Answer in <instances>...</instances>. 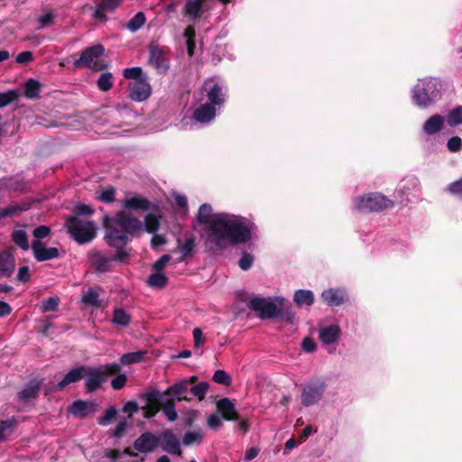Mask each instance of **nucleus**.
<instances>
[{"label": "nucleus", "instance_id": "obj_1", "mask_svg": "<svg viewBox=\"0 0 462 462\" xmlns=\"http://www.w3.org/2000/svg\"><path fill=\"white\" fill-rule=\"evenodd\" d=\"M144 209V199L130 195L122 202L121 210L113 217L105 218V238L112 247L125 246L129 236L141 228L135 215Z\"/></svg>", "mask_w": 462, "mask_h": 462}, {"label": "nucleus", "instance_id": "obj_2", "mask_svg": "<svg viewBox=\"0 0 462 462\" xmlns=\"http://www.w3.org/2000/svg\"><path fill=\"white\" fill-rule=\"evenodd\" d=\"M252 238V232L240 216L219 213L213 221L210 233H207L205 246L212 252L225 250L227 244L236 245L245 244Z\"/></svg>", "mask_w": 462, "mask_h": 462}, {"label": "nucleus", "instance_id": "obj_3", "mask_svg": "<svg viewBox=\"0 0 462 462\" xmlns=\"http://www.w3.org/2000/svg\"><path fill=\"white\" fill-rule=\"evenodd\" d=\"M157 448L171 455L180 456L182 454L180 442L170 429H164L157 434L146 431V453L152 452Z\"/></svg>", "mask_w": 462, "mask_h": 462}, {"label": "nucleus", "instance_id": "obj_4", "mask_svg": "<svg viewBox=\"0 0 462 462\" xmlns=\"http://www.w3.org/2000/svg\"><path fill=\"white\" fill-rule=\"evenodd\" d=\"M393 201L380 192H370L353 199V209L363 214L380 212L393 208Z\"/></svg>", "mask_w": 462, "mask_h": 462}, {"label": "nucleus", "instance_id": "obj_5", "mask_svg": "<svg viewBox=\"0 0 462 462\" xmlns=\"http://www.w3.org/2000/svg\"><path fill=\"white\" fill-rule=\"evenodd\" d=\"M165 396L157 390L146 392V419L152 418L162 410L168 420H176L178 415L175 410V401L170 398L163 402Z\"/></svg>", "mask_w": 462, "mask_h": 462}, {"label": "nucleus", "instance_id": "obj_6", "mask_svg": "<svg viewBox=\"0 0 462 462\" xmlns=\"http://www.w3.org/2000/svg\"><path fill=\"white\" fill-rule=\"evenodd\" d=\"M439 84L435 79H425L418 83L412 91V99L420 107L426 108L440 98Z\"/></svg>", "mask_w": 462, "mask_h": 462}, {"label": "nucleus", "instance_id": "obj_7", "mask_svg": "<svg viewBox=\"0 0 462 462\" xmlns=\"http://www.w3.org/2000/svg\"><path fill=\"white\" fill-rule=\"evenodd\" d=\"M66 227L79 245L91 242L97 235V227L92 221L81 219L77 216H70L66 220Z\"/></svg>", "mask_w": 462, "mask_h": 462}, {"label": "nucleus", "instance_id": "obj_8", "mask_svg": "<svg viewBox=\"0 0 462 462\" xmlns=\"http://www.w3.org/2000/svg\"><path fill=\"white\" fill-rule=\"evenodd\" d=\"M119 370L120 367L117 363L95 367L84 366L83 377H85L87 392L91 393L96 391L106 381L109 374H116Z\"/></svg>", "mask_w": 462, "mask_h": 462}, {"label": "nucleus", "instance_id": "obj_9", "mask_svg": "<svg viewBox=\"0 0 462 462\" xmlns=\"http://www.w3.org/2000/svg\"><path fill=\"white\" fill-rule=\"evenodd\" d=\"M326 383L319 378H313L302 385L300 401L305 407L318 403L323 397L326 391Z\"/></svg>", "mask_w": 462, "mask_h": 462}, {"label": "nucleus", "instance_id": "obj_10", "mask_svg": "<svg viewBox=\"0 0 462 462\" xmlns=\"http://www.w3.org/2000/svg\"><path fill=\"white\" fill-rule=\"evenodd\" d=\"M248 307L258 313L261 319H274L282 315V309H279L271 298H252Z\"/></svg>", "mask_w": 462, "mask_h": 462}, {"label": "nucleus", "instance_id": "obj_11", "mask_svg": "<svg viewBox=\"0 0 462 462\" xmlns=\"http://www.w3.org/2000/svg\"><path fill=\"white\" fill-rule=\"evenodd\" d=\"M115 248L116 249L115 254L97 252L92 255V264L97 271L100 273L108 272L114 263L122 262L127 256V253L124 249L125 246Z\"/></svg>", "mask_w": 462, "mask_h": 462}, {"label": "nucleus", "instance_id": "obj_12", "mask_svg": "<svg viewBox=\"0 0 462 462\" xmlns=\"http://www.w3.org/2000/svg\"><path fill=\"white\" fill-rule=\"evenodd\" d=\"M104 51L105 49L101 44L88 47L81 52L79 59L74 61V66L76 68L88 67L97 70L99 69L97 60L104 54Z\"/></svg>", "mask_w": 462, "mask_h": 462}, {"label": "nucleus", "instance_id": "obj_13", "mask_svg": "<svg viewBox=\"0 0 462 462\" xmlns=\"http://www.w3.org/2000/svg\"><path fill=\"white\" fill-rule=\"evenodd\" d=\"M195 235L190 231L183 233L182 237L177 239L175 251L180 253L177 259L178 263L184 262L188 258H192L196 254Z\"/></svg>", "mask_w": 462, "mask_h": 462}, {"label": "nucleus", "instance_id": "obj_14", "mask_svg": "<svg viewBox=\"0 0 462 462\" xmlns=\"http://www.w3.org/2000/svg\"><path fill=\"white\" fill-rule=\"evenodd\" d=\"M150 56L148 62L150 66L155 69L160 74L165 73L169 69V59L164 51L161 48L150 45Z\"/></svg>", "mask_w": 462, "mask_h": 462}, {"label": "nucleus", "instance_id": "obj_15", "mask_svg": "<svg viewBox=\"0 0 462 462\" xmlns=\"http://www.w3.org/2000/svg\"><path fill=\"white\" fill-rule=\"evenodd\" d=\"M204 91L207 92V97L209 104L212 106H220L224 104L225 97L220 84L214 79H209L205 81L203 85Z\"/></svg>", "mask_w": 462, "mask_h": 462}, {"label": "nucleus", "instance_id": "obj_16", "mask_svg": "<svg viewBox=\"0 0 462 462\" xmlns=\"http://www.w3.org/2000/svg\"><path fill=\"white\" fill-rule=\"evenodd\" d=\"M32 250L34 258L38 262H44L59 257V250L56 247H47L44 243L39 240H33Z\"/></svg>", "mask_w": 462, "mask_h": 462}, {"label": "nucleus", "instance_id": "obj_17", "mask_svg": "<svg viewBox=\"0 0 462 462\" xmlns=\"http://www.w3.org/2000/svg\"><path fill=\"white\" fill-rule=\"evenodd\" d=\"M217 411L220 414L221 418L227 421H234L240 420V415L236 409L233 402L224 397L217 402L216 403Z\"/></svg>", "mask_w": 462, "mask_h": 462}, {"label": "nucleus", "instance_id": "obj_18", "mask_svg": "<svg viewBox=\"0 0 462 462\" xmlns=\"http://www.w3.org/2000/svg\"><path fill=\"white\" fill-rule=\"evenodd\" d=\"M206 0H188L184 5L182 14L189 21H196L203 14V5ZM227 4L230 0H219Z\"/></svg>", "mask_w": 462, "mask_h": 462}, {"label": "nucleus", "instance_id": "obj_19", "mask_svg": "<svg viewBox=\"0 0 462 462\" xmlns=\"http://www.w3.org/2000/svg\"><path fill=\"white\" fill-rule=\"evenodd\" d=\"M190 386L188 384V383L184 380H180L170 387H168L164 393L163 395H172L176 397V399L180 401H188L190 402L192 400L191 397H189L187 395L188 393H189Z\"/></svg>", "mask_w": 462, "mask_h": 462}, {"label": "nucleus", "instance_id": "obj_20", "mask_svg": "<svg viewBox=\"0 0 462 462\" xmlns=\"http://www.w3.org/2000/svg\"><path fill=\"white\" fill-rule=\"evenodd\" d=\"M321 298L328 306H340L348 300L346 293L339 289L325 290Z\"/></svg>", "mask_w": 462, "mask_h": 462}, {"label": "nucleus", "instance_id": "obj_21", "mask_svg": "<svg viewBox=\"0 0 462 462\" xmlns=\"http://www.w3.org/2000/svg\"><path fill=\"white\" fill-rule=\"evenodd\" d=\"M42 383V379H32L18 393V398L23 402H28L37 397L40 387Z\"/></svg>", "mask_w": 462, "mask_h": 462}, {"label": "nucleus", "instance_id": "obj_22", "mask_svg": "<svg viewBox=\"0 0 462 462\" xmlns=\"http://www.w3.org/2000/svg\"><path fill=\"white\" fill-rule=\"evenodd\" d=\"M15 269L14 256L9 252L0 253V278L10 277Z\"/></svg>", "mask_w": 462, "mask_h": 462}, {"label": "nucleus", "instance_id": "obj_23", "mask_svg": "<svg viewBox=\"0 0 462 462\" xmlns=\"http://www.w3.org/2000/svg\"><path fill=\"white\" fill-rule=\"evenodd\" d=\"M219 216V214H213V208L210 204H202L197 215V221L199 225H207L208 233H210V227L213 221Z\"/></svg>", "mask_w": 462, "mask_h": 462}, {"label": "nucleus", "instance_id": "obj_24", "mask_svg": "<svg viewBox=\"0 0 462 462\" xmlns=\"http://www.w3.org/2000/svg\"><path fill=\"white\" fill-rule=\"evenodd\" d=\"M216 116V108L209 103H205L195 109L193 118L199 123H208Z\"/></svg>", "mask_w": 462, "mask_h": 462}, {"label": "nucleus", "instance_id": "obj_25", "mask_svg": "<svg viewBox=\"0 0 462 462\" xmlns=\"http://www.w3.org/2000/svg\"><path fill=\"white\" fill-rule=\"evenodd\" d=\"M444 122L445 119L442 116L433 115L424 122L422 130L428 135L436 134L443 129Z\"/></svg>", "mask_w": 462, "mask_h": 462}, {"label": "nucleus", "instance_id": "obj_26", "mask_svg": "<svg viewBox=\"0 0 462 462\" xmlns=\"http://www.w3.org/2000/svg\"><path fill=\"white\" fill-rule=\"evenodd\" d=\"M97 404L91 402H83L78 400L73 402L69 411L76 417H85L86 415L96 411Z\"/></svg>", "mask_w": 462, "mask_h": 462}, {"label": "nucleus", "instance_id": "obj_27", "mask_svg": "<svg viewBox=\"0 0 462 462\" xmlns=\"http://www.w3.org/2000/svg\"><path fill=\"white\" fill-rule=\"evenodd\" d=\"M122 0H102L94 12V17L100 21H106V12H113Z\"/></svg>", "mask_w": 462, "mask_h": 462}, {"label": "nucleus", "instance_id": "obj_28", "mask_svg": "<svg viewBox=\"0 0 462 462\" xmlns=\"http://www.w3.org/2000/svg\"><path fill=\"white\" fill-rule=\"evenodd\" d=\"M83 375L84 366L74 368L70 370L69 373H67L64 378L60 382H59V383L56 385V389L61 390L65 388L67 385L79 381L81 378H83Z\"/></svg>", "mask_w": 462, "mask_h": 462}, {"label": "nucleus", "instance_id": "obj_29", "mask_svg": "<svg viewBox=\"0 0 462 462\" xmlns=\"http://www.w3.org/2000/svg\"><path fill=\"white\" fill-rule=\"evenodd\" d=\"M339 328L335 325H331L328 327L322 328L319 330V339L324 344H332L336 342L339 337Z\"/></svg>", "mask_w": 462, "mask_h": 462}, {"label": "nucleus", "instance_id": "obj_30", "mask_svg": "<svg viewBox=\"0 0 462 462\" xmlns=\"http://www.w3.org/2000/svg\"><path fill=\"white\" fill-rule=\"evenodd\" d=\"M111 321L116 327L125 328L131 322V316L124 309L116 308Z\"/></svg>", "mask_w": 462, "mask_h": 462}, {"label": "nucleus", "instance_id": "obj_31", "mask_svg": "<svg viewBox=\"0 0 462 462\" xmlns=\"http://www.w3.org/2000/svg\"><path fill=\"white\" fill-rule=\"evenodd\" d=\"M17 426L14 418L0 421V443L5 442L12 435Z\"/></svg>", "mask_w": 462, "mask_h": 462}, {"label": "nucleus", "instance_id": "obj_32", "mask_svg": "<svg viewBox=\"0 0 462 462\" xmlns=\"http://www.w3.org/2000/svg\"><path fill=\"white\" fill-rule=\"evenodd\" d=\"M129 97L134 101L144 100V80L134 81L129 86Z\"/></svg>", "mask_w": 462, "mask_h": 462}, {"label": "nucleus", "instance_id": "obj_33", "mask_svg": "<svg viewBox=\"0 0 462 462\" xmlns=\"http://www.w3.org/2000/svg\"><path fill=\"white\" fill-rule=\"evenodd\" d=\"M293 300L298 306H311L314 302V294L310 290H298L294 293Z\"/></svg>", "mask_w": 462, "mask_h": 462}, {"label": "nucleus", "instance_id": "obj_34", "mask_svg": "<svg viewBox=\"0 0 462 462\" xmlns=\"http://www.w3.org/2000/svg\"><path fill=\"white\" fill-rule=\"evenodd\" d=\"M146 283L154 289H162L168 283V277L164 273L152 272V273L146 280Z\"/></svg>", "mask_w": 462, "mask_h": 462}, {"label": "nucleus", "instance_id": "obj_35", "mask_svg": "<svg viewBox=\"0 0 462 462\" xmlns=\"http://www.w3.org/2000/svg\"><path fill=\"white\" fill-rule=\"evenodd\" d=\"M11 236L15 245L22 250L26 251L29 249L28 236L24 229H14Z\"/></svg>", "mask_w": 462, "mask_h": 462}, {"label": "nucleus", "instance_id": "obj_36", "mask_svg": "<svg viewBox=\"0 0 462 462\" xmlns=\"http://www.w3.org/2000/svg\"><path fill=\"white\" fill-rule=\"evenodd\" d=\"M447 123L450 127L462 125V106H457L448 113Z\"/></svg>", "mask_w": 462, "mask_h": 462}, {"label": "nucleus", "instance_id": "obj_37", "mask_svg": "<svg viewBox=\"0 0 462 462\" xmlns=\"http://www.w3.org/2000/svg\"><path fill=\"white\" fill-rule=\"evenodd\" d=\"M203 440L201 430L187 431L182 438L184 446L199 445Z\"/></svg>", "mask_w": 462, "mask_h": 462}, {"label": "nucleus", "instance_id": "obj_38", "mask_svg": "<svg viewBox=\"0 0 462 462\" xmlns=\"http://www.w3.org/2000/svg\"><path fill=\"white\" fill-rule=\"evenodd\" d=\"M143 356H144V352H143V351L131 352V353L123 355L120 358V363L118 364L119 367L121 365H128L139 363L143 360Z\"/></svg>", "mask_w": 462, "mask_h": 462}, {"label": "nucleus", "instance_id": "obj_39", "mask_svg": "<svg viewBox=\"0 0 462 462\" xmlns=\"http://www.w3.org/2000/svg\"><path fill=\"white\" fill-rule=\"evenodd\" d=\"M87 306L98 307L100 305L99 294L95 289H88L81 298Z\"/></svg>", "mask_w": 462, "mask_h": 462}, {"label": "nucleus", "instance_id": "obj_40", "mask_svg": "<svg viewBox=\"0 0 462 462\" xmlns=\"http://www.w3.org/2000/svg\"><path fill=\"white\" fill-rule=\"evenodd\" d=\"M209 389V383L208 382H199L189 388V393L196 397L199 401H202L205 398L206 393Z\"/></svg>", "mask_w": 462, "mask_h": 462}, {"label": "nucleus", "instance_id": "obj_41", "mask_svg": "<svg viewBox=\"0 0 462 462\" xmlns=\"http://www.w3.org/2000/svg\"><path fill=\"white\" fill-rule=\"evenodd\" d=\"M40 92V84L35 79H29L25 84L24 94L29 98L38 97Z\"/></svg>", "mask_w": 462, "mask_h": 462}, {"label": "nucleus", "instance_id": "obj_42", "mask_svg": "<svg viewBox=\"0 0 462 462\" xmlns=\"http://www.w3.org/2000/svg\"><path fill=\"white\" fill-rule=\"evenodd\" d=\"M144 24V13L138 12L127 23L126 28L132 32L139 30Z\"/></svg>", "mask_w": 462, "mask_h": 462}, {"label": "nucleus", "instance_id": "obj_43", "mask_svg": "<svg viewBox=\"0 0 462 462\" xmlns=\"http://www.w3.org/2000/svg\"><path fill=\"white\" fill-rule=\"evenodd\" d=\"M113 76L110 72L102 73L97 79V87L102 91H107L113 86Z\"/></svg>", "mask_w": 462, "mask_h": 462}, {"label": "nucleus", "instance_id": "obj_44", "mask_svg": "<svg viewBox=\"0 0 462 462\" xmlns=\"http://www.w3.org/2000/svg\"><path fill=\"white\" fill-rule=\"evenodd\" d=\"M160 217L154 214H146V233L154 234L160 226Z\"/></svg>", "mask_w": 462, "mask_h": 462}, {"label": "nucleus", "instance_id": "obj_45", "mask_svg": "<svg viewBox=\"0 0 462 462\" xmlns=\"http://www.w3.org/2000/svg\"><path fill=\"white\" fill-rule=\"evenodd\" d=\"M213 381L218 384H222L225 386H230L232 383V379L230 375L224 370H217L213 374Z\"/></svg>", "mask_w": 462, "mask_h": 462}, {"label": "nucleus", "instance_id": "obj_46", "mask_svg": "<svg viewBox=\"0 0 462 462\" xmlns=\"http://www.w3.org/2000/svg\"><path fill=\"white\" fill-rule=\"evenodd\" d=\"M60 300L58 297H50L42 301L41 309L42 312L54 311L58 309Z\"/></svg>", "mask_w": 462, "mask_h": 462}, {"label": "nucleus", "instance_id": "obj_47", "mask_svg": "<svg viewBox=\"0 0 462 462\" xmlns=\"http://www.w3.org/2000/svg\"><path fill=\"white\" fill-rule=\"evenodd\" d=\"M27 208L25 207H22L20 205H11L6 207L5 208H1V214L3 218L11 217V216H16L19 215L21 212L26 210Z\"/></svg>", "mask_w": 462, "mask_h": 462}, {"label": "nucleus", "instance_id": "obj_48", "mask_svg": "<svg viewBox=\"0 0 462 462\" xmlns=\"http://www.w3.org/2000/svg\"><path fill=\"white\" fill-rule=\"evenodd\" d=\"M143 69L140 67L127 68L124 70V77L130 79L143 80L142 79Z\"/></svg>", "mask_w": 462, "mask_h": 462}, {"label": "nucleus", "instance_id": "obj_49", "mask_svg": "<svg viewBox=\"0 0 462 462\" xmlns=\"http://www.w3.org/2000/svg\"><path fill=\"white\" fill-rule=\"evenodd\" d=\"M54 14L52 12H47L46 14L39 16L37 18V23H39V29L49 27L52 24L54 20Z\"/></svg>", "mask_w": 462, "mask_h": 462}, {"label": "nucleus", "instance_id": "obj_50", "mask_svg": "<svg viewBox=\"0 0 462 462\" xmlns=\"http://www.w3.org/2000/svg\"><path fill=\"white\" fill-rule=\"evenodd\" d=\"M171 255L163 254L162 255L152 266V272L164 273V269L166 264L170 262Z\"/></svg>", "mask_w": 462, "mask_h": 462}, {"label": "nucleus", "instance_id": "obj_51", "mask_svg": "<svg viewBox=\"0 0 462 462\" xmlns=\"http://www.w3.org/2000/svg\"><path fill=\"white\" fill-rule=\"evenodd\" d=\"M446 190L451 195L462 198V177L459 180L449 183Z\"/></svg>", "mask_w": 462, "mask_h": 462}, {"label": "nucleus", "instance_id": "obj_52", "mask_svg": "<svg viewBox=\"0 0 462 462\" xmlns=\"http://www.w3.org/2000/svg\"><path fill=\"white\" fill-rule=\"evenodd\" d=\"M116 190L113 187H108L101 190L97 199L102 202L110 203L114 201Z\"/></svg>", "mask_w": 462, "mask_h": 462}, {"label": "nucleus", "instance_id": "obj_53", "mask_svg": "<svg viewBox=\"0 0 462 462\" xmlns=\"http://www.w3.org/2000/svg\"><path fill=\"white\" fill-rule=\"evenodd\" d=\"M253 263H254V256L247 252H244L242 254V256H241L239 262H238V265L242 270L247 271L252 267Z\"/></svg>", "mask_w": 462, "mask_h": 462}, {"label": "nucleus", "instance_id": "obj_54", "mask_svg": "<svg viewBox=\"0 0 462 462\" xmlns=\"http://www.w3.org/2000/svg\"><path fill=\"white\" fill-rule=\"evenodd\" d=\"M116 414L117 411L114 407H109L106 410L104 416L98 420V423L106 426L116 418Z\"/></svg>", "mask_w": 462, "mask_h": 462}, {"label": "nucleus", "instance_id": "obj_55", "mask_svg": "<svg viewBox=\"0 0 462 462\" xmlns=\"http://www.w3.org/2000/svg\"><path fill=\"white\" fill-rule=\"evenodd\" d=\"M94 213V209L90 205L83 203H78L75 205V215L79 217L81 216H91Z\"/></svg>", "mask_w": 462, "mask_h": 462}, {"label": "nucleus", "instance_id": "obj_56", "mask_svg": "<svg viewBox=\"0 0 462 462\" xmlns=\"http://www.w3.org/2000/svg\"><path fill=\"white\" fill-rule=\"evenodd\" d=\"M448 150L450 152H457L462 149V139L459 136H453L448 140Z\"/></svg>", "mask_w": 462, "mask_h": 462}, {"label": "nucleus", "instance_id": "obj_57", "mask_svg": "<svg viewBox=\"0 0 462 462\" xmlns=\"http://www.w3.org/2000/svg\"><path fill=\"white\" fill-rule=\"evenodd\" d=\"M50 234H51V228L49 226H43V225L37 226L32 232L33 237L35 238L34 240H39V241H41V239L47 237Z\"/></svg>", "mask_w": 462, "mask_h": 462}, {"label": "nucleus", "instance_id": "obj_58", "mask_svg": "<svg viewBox=\"0 0 462 462\" xmlns=\"http://www.w3.org/2000/svg\"><path fill=\"white\" fill-rule=\"evenodd\" d=\"M167 240L164 235H157L154 233L151 240V247L153 250H158L161 246L166 245Z\"/></svg>", "mask_w": 462, "mask_h": 462}, {"label": "nucleus", "instance_id": "obj_59", "mask_svg": "<svg viewBox=\"0 0 462 462\" xmlns=\"http://www.w3.org/2000/svg\"><path fill=\"white\" fill-rule=\"evenodd\" d=\"M130 426H132V421H130L128 420H125L123 421H120L117 424V426L116 427V429L114 430L113 436L115 438H121V437H123L126 428L130 427Z\"/></svg>", "mask_w": 462, "mask_h": 462}, {"label": "nucleus", "instance_id": "obj_60", "mask_svg": "<svg viewBox=\"0 0 462 462\" xmlns=\"http://www.w3.org/2000/svg\"><path fill=\"white\" fill-rule=\"evenodd\" d=\"M174 199L177 207L183 211V214L186 215L188 212V200L186 196L181 194H176Z\"/></svg>", "mask_w": 462, "mask_h": 462}, {"label": "nucleus", "instance_id": "obj_61", "mask_svg": "<svg viewBox=\"0 0 462 462\" xmlns=\"http://www.w3.org/2000/svg\"><path fill=\"white\" fill-rule=\"evenodd\" d=\"M15 98V94L13 91L6 93H0V107H5Z\"/></svg>", "mask_w": 462, "mask_h": 462}, {"label": "nucleus", "instance_id": "obj_62", "mask_svg": "<svg viewBox=\"0 0 462 462\" xmlns=\"http://www.w3.org/2000/svg\"><path fill=\"white\" fill-rule=\"evenodd\" d=\"M125 383H126V375L121 374H118L117 376H116L112 380L111 385H112L113 389L120 390L125 385Z\"/></svg>", "mask_w": 462, "mask_h": 462}, {"label": "nucleus", "instance_id": "obj_63", "mask_svg": "<svg viewBox=\"0 0 462 462\" xmlns=\"http://www.w3.org/2000/svg\"><path fill=\"white\" fill-rule=\"evenodd\" d=\"M17 281L27 282L30 280V271L28 266H21L16 275Z\"/></svg>", "mask_w": 462, "mask_h": 462}, {"label": "nucleus", "instance_id": "obj_64", "mask_svg": "<svg viewBox=\"0 0 462 462\" xmlns=\"http://www.w3.org/2000/svg\"><path fill=\"white\" fill-rule=\"evenodd\" d=\"M208 425L213 430H217L222 426L221 418L217 414H210L208 417Z\"/></svg>", "mask_w": 462, "mask_h": 462}]
</instances>
